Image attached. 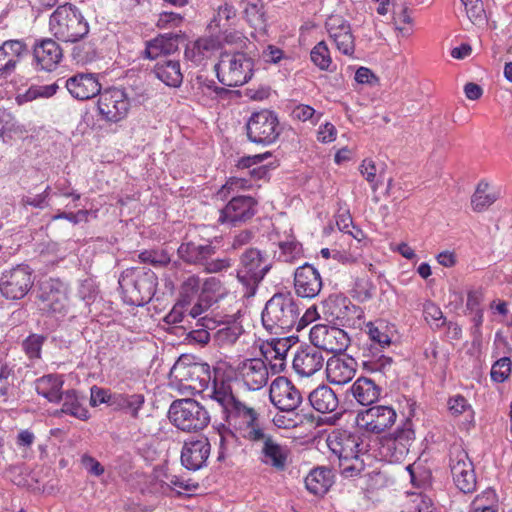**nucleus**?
I'll return each instance as SVG.
<instances>
[{
    "instance_id": "obj_1",
    "label": "nucleus",
    "mask_w": 512,
    "mask_h": 512,
    "mask_svg": "<svg viewBox=\"0 0 512 512\" xmlns=\"http://www.w3.org/2000/svg\"><path fill=\"white\" fill-rule=\"evenodd\" d=\"M212 397L222 407L226 421L245 440L259 445V460L275 471H284L288 464L290 450L279 443L258 420L259 414L233 394L230 382L221 378L214 381Z\"/></svg>"
},
{
    "instance_id": "obj_2",
    "label": "nucleus",
    "mask_w": 512,
    "mask_h": 512,
    "mask_svg": "<svg viewBox=\"0 0 512 512\" xmlns=\"http://www.w3.org/2000/svg\"><path fill=\"white\" fill-rule=\"evenodd\" d=\"M170 380L180 390H188L191 393H202L209 388L212 380V389L210 397L216 401L213 395L214 381L221 378L230 382L232 388V380L225 378L223 373L214 370L212 379L211 369L207 363L197 362L195 359L188 355H182L178 358L172 366L169 374Z\"/></svg>"
},
{
    "instance_id": "obj_3",
    "label": "nucleus",
    "mask_w": 512,
    "mask_h": 512,
    "mask_svg": "<svg viewBox=\"0 0 512 512\" xmlns=\"http://www.w3.org/2000/svg\"><path fill=\"white\" fill-rule=\"evenodd\" d=\"M299 303L290 293H275L265 304L261 314L263 327L275 335L290 332L298 323Z\"/></svg>"
},
{
    "instance_id": "obj_4",
    "label": "nucleus",
    "mask_w": 512,
    "mask_h": 512,
    "mask_svg": "<svg viewBox=\"0 0 512 512\" xmlns=\"http://www.w3.org/2000/svg\"><path fill=\"white\" fill-rule=\"evenodd\" d=\"M49 30L57 40L75 43L87 36L89 25L76 6L66 3L51 14Z\"/></svg>"
},
{
    "instance_id": "obj_5",
    "label": "nucleus",
    "mask_w": 512,
    "mask_h": 512,
    "mask_svg": "<svg viewBox=\"0 0 512 512\" xmlns=\"http://www.w3.org/2000/svg\"><path fill=\"white\" fill-rule=\"evenodd\" d=\"M327 445L338 457L339 467L344 477L358 476L364 470V461L359 456V437L346 431H334L328 436Z\"/></svg>"
},
{
    "instance_id": "obj_6",
    "label": "nucleus",
    "mask_w": 512,
    "mask_h": 512,
    "mask_svg": "<svg viewBox=\"0 0 512 512\" xmlns=\"http://www.w3.org/2000/svg\"><path fill=\"white\" fill-rule=\"evenodd\" d=\"M119 285L130 304L142 306L155 294L157 277L145 267H132L124 270Z\"/></svg>"
},
{
    "instance_id": "obj_7",
    "label": "nucleus",
    "mask_w": 512,
    "mask_h": 512,
    "mask_svg": "<svg viewBox=\"0 0 512 512\" xmlns=\"http://www.w3.org/2000/svg\"><path fill=\"white\" fill-rule=\"evenodd\" d=\"M215 71L219 82L224 86H242L253 76L254 61L242 52H223L215 65Z\"/></svg>"
},
{
    "instance_id": "obj_8",
    "label": "nucleus",
    "mask_w": 512,
    "mask_h": 512,
    "mask_svg": "<svg viewBox=\"0 0 512 512\" xmlns=\"http://www.w3.org/2000/svg\"><path fill=\"white\" fill-rule=\"evenodd\" d=\"M271 268L268 256L255 248L247 249L240 257L237 279L245 288V296H254L259 283Z\"/></svg>"
},
{
    "instance_id": "obj_9",
    "label": "nucleus",
    "mask_w": 512,
    "mask_h": 512,
    "mask_svg": "<svg viewBox=\"0 0 512 512\" xmlns=\"http://www.w3.org/2000/svg\"><path fill=\"white\" fill-rule=\"evenodd\" d=\"M170 421L185 432H198L210 422L206 408L194 399H179L169 408Z\"/></svg>"
},
{
    "instance_id": "obj_10",
    "label": "nucleus",
    "mask_w": 512,
    "mask_h": 512,
    "mask_svg": "<svg viewBox=\"0 0 512 512\" xmlns=\"http://www.w3.org/2000/svg\"><path fill=\"white\" fill-rule=\"evenodd\" d=\"M449 467L456 487L463 493H471L476 488L474 466L468 453L460 446L453 445L449 453Z\"/></svg>"
},
{
    "instance_id": "obj_11",
    "label": "nucleus",
    "mask_w": 512,
    "mask_h": 512,
    "mask_svg": "<svg viewBox=\"0 0 512 512\" xmlns=\"http://www.w3.org/2000/svg\"><path fill=\"white\" fill-rule=\"evenodd\" d=\"M34 283L32 270L27 265H17L0 277V292L9 300L24 298Z\"/></svg>"
},
{
    "instance_id": "obj_12",
    "label": "nucleus",
    "mask_w": 512,
    "mask_h": 512,
    "mask_svg": "<svg viewBox=\"0 0 512 512\" xmlns=\"http://www.w3.org/2000/svg\"><path fill=\"white\" fill-rule=\"evenodd\" d=\"M279 134L278 118L272 111L255 112L247 123V136L254 143L269 145L275 142Z\"/></svg>"
},
{
    "instance_id": "obj_13",
    "label": "nucleus",
    "mask_w": 512,
    "mask_h": 512,
    "mask_svg": "<svg viewBox=\"0 0 512 512\" xmlns=\"http://www.w3.org/2000/svg\"><path fill=\"white\" fill-rule=\"evenodd\" d=\"M101 117L109 122L123 120L130 109V101L126 92L119 88H109L100 92L97 102Z\"/></svg>"
},
{
    "instance_id": "obj_14",
    "label": "nucleus",
    "mask_w": 512,
    "mask_h": 512,
    "mask_svg": "<svg viewBox=\"0 0 512 512\" xmlns=\"http://www.w3.org/2000/svg\"><path fill=\"white\" fill-rule=\"evenodd\" d=\"M309 336L311 343L320 351L342 353L350 345L348 334L336 326L317 324L311 328Z\"/></svg>"
},
{
    "instance_id": "obj_15",
    "label": "nucleus",
    "mask_w": 512,
    "mask_h": 512,
    "mask_svg": "<svg viewBox=\"0 0 512 512\" xmlns=\"http://www.w3.org/2000/svg\"><path fill=\"white\" fill-rule=\"evenodd\" d=\"M325 28L338 51L346 56H353L355 37L350 23L343 16L332 14L326 19Z\"/></svg>"
},
{
    "instance_id": "obj_16",
    "label": "nucleus",
    "mask_w": 512,
    "mask_h": 512,
    "mask_svg": "<svg viewBox=\"0 0 512 512\" xmlns=\"http://www.w3.org/2000/svg\"><path fill=\"white\" fill-rule=\"evenodd\" d=\"M269 398L281 411H293L302 402L300 391L285 377H277L270 386Z\"/></svg>"
},
{
    "instance_id": "obj_17",
    "label": "nucleus",
    "mask_w": 512,
    "mask_h": 512,
    "mask_svg": "<svg viewBox=\"0 0 512 512\" xmlns=\"http://www.w3.org/2000/svg\"><path fill=\"white\" fill-rule=\"evenodd\" d=\"M257 202L250 196H235L220 210L219 222L236 226L250 220L256 213Z\"/></svg>"
},
{
    "instance_id": "obj_18",
    "label": "nucleus",
    "mask_w": 512,
    "mask_h": 512,
    "mask_svg": "<svg viewBox=\"0 0 512 512\" xmlns=\"http://www.w3.org/2000/svg\"><path fill=\"white\" fill-rule=\"evenodd\" d=\"M395 410L388 406H374L358 413L357 425L372 433H381L390 428L396 421Z\"/></svg>"
},
{
    "instance_id": "obj_19",
    "label": "nucleus",
    "mask_w": 512,
    "mask_h": 512,
    "mask_svg": "<svg viewBox=\"0 0 512 512\" xmlns=\"http://www.w3.org/2000/svg\"><path fill=\"white\" fill-rule=\"evenodd\" d=\"M211 446L207 437L198 436L184 442L181 451L182 465L192 471L201 469L210 455Z\"/></svg>"
},
{
    "instance_id": "obj_20",
    "label": "nucleus",
    "mask_w": 512,
    "mask_h": 512,
    "mask_svg": "<svg viewBox=\"0 0 512 512\" xmlns=\"http://www.w3.org/2000/svg\"><path fill=\"white\" fill-rule=\"evenodd\" d=\"M238 375L249 390L256 391L267 384L269 370L264 360L250 358L238 366Z\"/></svg>"
},
{
    "instance_id": "obj_21",
    "label": "nucleus",
    "mask_w": 512,
    "mask_h": 512,
    "mask_svg": "<svg viewBox=\"0 0 512 512\" xmlns=\"http://www.w3.org/2000/svg\"><path fill=\"white\" fill-rule=\"evenodd\" d=\"M294 288L296 294L302 298L316 297L322 288L319 272L309 264L298 267L294 273Z\"/></svg>"
},
{
    "instance_id": "obj_22",
    "label": "nucleus",
    "mask_w": 512,
    "mask_h": 512,
    "mask_svg": "<svg viewBox=\"0 0 512 512\" xmlns=\"http://www.w3.org/2000/svg\"><path fill=\"white\" fill-rule=\"evenodd\" d=\"M357 367L353 357L333 356L326 363L327 379L332 384L344 385L354 378Z\"/></svg>"
},
{
    "instance_id": "obj_23",
    "label": "nucleus",
    "mask_w": 512,
    "mask_h": 512,
    "mask_svg": "<svg viewBox=\"0 0 512 512\" xmlns=\"http://www.w3.org/2000/svg\"><path fill=\"white\" fill-rule=\"evenodd\" d=\"M42 310L53 314H64L68 307L66 289L59 282H46L41 287Z\"/></svg>"
},
{
    "instance_id": "obj_24",
    "label": "nucleus",
    "mask_w": 512,
    "mask_h": 512,
    "mask_svg": "<svg viewBox=\"0 0 512 512\" xmlns=\"http://www.w3.org/2000/svg\"><path fill=\"white\" fill-rule=\"evenodd\" d=\"M65 86L69 93L79 100H88L101 92V84L92 73H78L68 78Z\"/></svg>"
},
{
    "instance_id": "obj_25",
    "label": "nucleus",
    "mask_w": 512,
    "mask_h": 512,
    "mask_svg": "<svg viewBox=\"0 0 512 512\" xmlns=\"http://www.w3.org/2000/svg\"><path fill=\"white\" fill-rule=\"evenodd\" d=\"M324 365V357L314 345L296 352L293 358V369L301 377H310Z\"/></svg>"
},
{
    "instance_id": "obj_26",
    "label": "nucleus",
    "mask_w": 512,
    "mask_h": 512,
    "mask_svg": "<svg viewBox=\"0 0 512 512\" xmlns=\"http://www.w3.org/2000/svg\"><path fill=\"white\" fill-rule=\"evenodd\" d=\"M216 253V247L211 243L200 244L195 241H184L177 249V255L184 263L203 266L205 260Z\"/></svg>"
},
{
    "instance_id": "obj_27",
    "label": "nucleus",
    "mask_w": 512,
    "mask_h": 512,
    "mask_svg": "<svg viewBox=\"0 0 512 512\" xmlns=\"http://www.w3.org/2000/svg\"><path fill=\"white\" fill-rule=\"evenodd\" d=\"M33 54L41 69L52 71L62 58V49L56 41L47 38L35 44Z\"/></svg>"
},
{
    "instance_id": "obj_28",
    "label": "nucleus",
    "mask_w": 512,
    "mask_h": 512,
    "mask_svg": "<svg viewBox=\"0 0 512 512\" xmlns=\"http://www.w3.org/2000/svg\"><path fill=\"white\" fill-rule=\"evenodd\" d=\"M293 336L276 338L268 344L264 355L269 361L272 374L282 372L286 367L287 353L291 348V339Z\"/></svg>"
},
{
    "instance_id": "obj_29",
    "label": "nucleus",
    "mask_w": 512,
    "mask_h": 512,
    "mask_svg": "<svg viewBox=\"0 0 512 512\" xmlns=\"http://www.w3.org/2000/svg\"><path fill=\"white\" fill-rule=\"evenodd\" d=\"M181 36L175 33L160 34L146 42L144 57L154 60L162 55H170L179 48Z\"/></svg>"
},
{
    "instance_id": "obj_30",
    "label": "nucleus",
    "mask_w": 512,
    "mask_h": 512,
    "mask_svg": "<svg viewBox=\"0 0 512 512\" xmlns=\"http://www.w3.org/2000/svg\"><path fill=\"white\" fill-rule=\"evenodd\" d=\"M239 7L246 22L253 29L265 32L267 27V17L265 5L262 0H240Z\"/></svg>"
},
{
    "instance_id": "obj_31",
    "label": "nucleus",
    "mask_w": 512,
    "mask_h": 512,
    "mask_svg": "<svg viewBox=\"0 0 512 512\" xmlns=\"http://www.w3.org/2000/svg\"><path fill=\"white\" fill-rule=\"evenodd\" d=\"M324 303L332 305L331 316L338 320L342 325L351 324L355 318H360L362 310L354 305L347 297H330Z\"/></svg>"
},
{
    "instance_id": "obj_32",
    "label": "nucleus",
    "mask_w": 512,
    "mask_h": 512,
    "mask_svg": "<svg viewBox=\"0 0 512 512\" xmlns=\"http://www.w3.org/2000/svg\"><path fill=\"white\" fill-rule=\"evenodd\" d=\"M26 49V44L21 40H8L0 45V71L13 72Z\"/></svg>"
},
{
    "instance_id": "obj_33",
    "label": "nucleus",
    "mask_w": 512,
    "mask_h": 512,
    "mask_svg": "<svg viewBox=\"0 0 512 512\" xmlns=\"http://www.w3.org/2000/svg\"><path fill=\"white\" fill-rule=\"evenodd\" d=\"M63 377L58 374H47L35 381L37 393L49 402L58 403L62 400Z\"/></svg>"
},
{
    "instance_id": "obj_34",
    "label": "nucleus",
    "mask_w": 512,
    "mask_h": 512,
    "mask_svg": "<svg viewBox=\"0 0 512 512\" xmlns=\"http://www.w3.org/2000/svg\"><path fill=\"white\" fill-rule=\"evenodd\" d=\"M350 392L359 404L368 406L379 399L381 388L373 380L360 377L350 387Z\"/></svg>"
},
{
    "instance_id": "obj_35",
    "label": "nucleus",
    "mask_w": 512,
    "mask_h": 512,
    "mask_svg": "<svg viewBox=\"0 0 512 512\" xmlns=\"http://www.w3.org/2000/svg\"><path fill=\"white\" fill-rule=\"evenodd\" d=\"M312 407L320 413L334 412L338 405L336 393L327 385L318 386L309 395Z\"/></svg>"
},
{
    "instance_id": "obj_36",
    "label": "nucleus",
    "mask_w": 512,
    "mask_h": 512,
    "mask_svg": "<svg viewBox=\"0 0 512 512\" xmlns=\"http://www.w3.org/2000/svg\"><path fill=\"white\" fill-rule=\"evenodd\" d=\"M333 484V476L330 469L318 467L313 469L305 478L307 490L316 495L323 496Z\"/></svg>"
},
{
    "instance_id": "obj_37",
    "label": "nucleus",
    "mask_w": 512,
    "mask_h": 512,
    "mask_svg": "<svg viewBox=\"0 0 512 512\" xmlns=\"http://www.w3.org/2000/svg\"><path fill=\"white\" fill-rule=\"evenodd\" d=\"M155 76L170 87H178L183 81L180 63L176 60L157 62L153 70Z\"/></svg>"
},
{
    "instance_id": "obj_38",
    "label": "nucleus",
    "mask_w": 512,
    "mask_h": 512,
    "mask_svg": "<svg viewBox=\"0 0 512 512\" xmlns=\"http://www.w3.org/2000/svg\"><path fill=\"white\" fill-rule=\"evenodd\" d=\"M220 47V42L217 39L207 37L200 38L195 41L191 46H187L185 56L195 64H200L204 59L217 51Z\"/></svg>"
},
{
    "instance_id": "obj_39",
    "label": "nucleus",
    "mask_w": 512,
    "mask_h": 512,
    "mask_svg": "<svg viewBox=\"0 0 512 512\" xmlns=\"http://www.w3.org/2000/svg\"><path fill=\"white\" fill-rule=\"evenodd\" d=\"M144 403L145 397L143 394L114 393L111 400V407L116 410H124L128 412L131 417L136 419Z\"/></svg>"
},
{
    "instance_id": "obj_40",
    "label": "nucleus",
    "mask_w": 512,
    "mask_h": 512,
    "mask_svg": "<svg viewBox=\"0 0 512 512\" xmlns=\"http://www.w3.org/2000/svg\"><path fill=\"white\" fill-rule=\"evenodd\" d=\"M366 332L371 340V348L382 350L391 345L392 340L389 334V328L382 321L370 322L366 325Z\"/></svg>"
},
{
    "instance_id": "obj_41",
    "label": "nucleus",
    "mask_w": 512,
    "mask_h": 512,
    "mask_svg": "<svg viewBox=\"0 0 512 512\" xmlns=\"http://www.w3.org/2000/svg\"><path fill=\"white\" fill-rule=\"evenodd\" d=\"M498 199V193L491 190L487 182L481 181L471 198L472 208L481 212L491 206Z\"/></svg>"
},
{
    "instance_id": "obj_42",
    "label": "nucleus",
    "mask_w": 512,
    "mask_h": 512,
    "mask_svg": "<svg viewBox=\"0 0 512 512\" xmlns=\"http://www.w3.org/2000/svg\"><path fill=\"white\" fill-rule=\"evenodd\" d=\"M63 405L61 412L69 414L80 420H87L89 417L88 410L82 406L78 400L75 390H67L62 394Z\"/></svg>"
},
{
    "instance_id": "obj_43",
    "label": "nucleus",
    "mask_w": 512,
    "mask_h": 512,
    "mask_svg": "<svg viewBox=\"0 0 512 512\" xmlns=\"http://www.w3.org/2000/svg\"><path fill=\"white\" fill-rule=\"evenodd\" d=\"M236 18V9L233 5L225 3L217 9V13L209 23V28L219 30L226 29L233 24V20Z\"/></svg>"
},
{
    "instance_id": "obj_44",
    "label": "nucleus",
    "mask_w": 512,
    "mask_h": 512,
    "mask_svg": "<svg viewBox=\"0 0 512 512\" xmlns=\"http://www.w3.org/2000/svg\"><path fill=\"white\" fill-rule=\"evenodd\" d=\"M201 279L198 275H190L182 282L179 291L180 303L191 304L194 296L199 292Z\"/></svg>"
},
{
    "instance_id": "obj_45",
    "label": "nucleus",
    "mask_w": 512,
    "mask_h": 512,
    "mask_svg": "<svg viewBox=\"0 0 512 512\" xmlns=\"http://www.w3.org/2000/svg\"><path fill=\"white\" fill-rule=\"evenodd\" d=\"M311 61L321 70H330L332 59L327 44L324 41L317 43L310 53Z\"/></svg>"
},
{
    "instance_id": "obj_46",
    "label": "nucleus",
    "mask_w": 512,
    "mask_h": 512,
    "mask_svg": "<svg viewBox=\"0 0 512 512\" xmlns=\"http://www.w3.org/2000/svg\"><path fill=\"white\" fill-rule=\"evenodd\" d=\"M46 336L31 334L22 342V349L30 360H39Z\"/></svg>"
},
{
    "instance_id": "obj_47",
    "label": "nucleus",
    "mask_w": 512,
    "mask_h": 512,
    "mask_svg": "<svg viewBox=\"0 0 512 512\" xmlns=\"http://www.w3.org/2000/svg\"><path fill=\"white\" fill-rule=\"evenodd\" d=\"M379 353L378 350L371 358L363 361L365 370L370 372H385L391 367L392 358Z\"/></svg>"
},
{
    "instance_id": "obj_48",
    "label": "nucleus",
    "mask_w": 512,
    "mask_h": 512,
    "mask_svg": "<svg viewBox=\"0 0 512 512\" xmlns=\"http://www.w3.org/2000/svg\"><path fill=\"white\" fill-rule=\"evenodd\" d=\"M242 333L241 326L234 324L220 328L216 332V340L221 346H228L234 344Z\"/></svg>"
},
{
    "instance_id": "obj_49",
    "label": "nucleus",
    "mask_w": 512,
    "mask_h": 512,
    "mask_svg": "<svg viewBox=\"0 0 512 512\" xmlns=\"http://www.w3.org/2000/svg\"><path fill=\"white\" fill-rule=\"evenodd\" d=\"M512 362L509 357H502L497 360L491 368V378L493 381L502 383L511 373Z\"/></svg>"
},
{
    "instance_id": "obj_50",
    "label": "nucleus",
    "mask_w": 512,
    "mask_h": 512,
    "mask_svg": "<svg viewBox=\"0 0 512 512\" xmlns=\"http://www.w3.org/2000/svg\"><path fill=\"white\" fill-rule=\"evenodd\" d=\"M139 259L143 263H150L153 266H166L171 259L165 250H145L139 254Z\"/></svg>"
},
{
    "instance_id": "obj_51",
    "label": "nucleus",
    "mask_w": 512,
    "mask_h": 512,
    "mask_svg": "<svg viewBox=\"0 0 512 512\" xmlns=\"http://www.w3.org/2000/svg\"><path fill=\"white\" fill-rule=\"evenodd\" d=\"M196 85H197L196 95L199 93H202L203 95H207V96H212V95L222 96L223 94L228 93L227 89H225L223 87H219L215 84L214 81L207 80L202 77L196 78Z\"/></svg>"
},
{
    "instance_id": "obj_52",
    "label": "nucleus",
    "mask_w": 512,
    "mask_h": 512,
    "mask_svg": "<svg viewBox=\"0 0 512 512\" xmlns=\"http://www.w3.org/2000/svg\"><path fill=\"white\" fill-rule=\"evenodd\" d=\"M233 265L231 258L229 257H223V258H217V259H210L205 260V263L203 264L204 271L207 273H220L222 271H226L229 268H231Z\"/></svg>"
},
{
    "instance_id": "obj_53",
    "label": "nucleus",
    "mask_w": 512,
    "mask_h": 512,
    "mask_svg": "<svg viewBox=\"0 0 512 512\" xmlns=\"http://www.w3.org/2000/svg\"><path fill=\"white\" fill-rule=\"evenodd\" d=\"M202 321V326L204 328L192 330L189 332V338L199 344H207L210 340V334L208 332V329H211V325L214 324L212 319H207L206 317H203L200 319Z\"/></svg>"
},
{
    "instance_id": "obj_54",
    "label": "nucleus",
    "mask_w": 512,
    "mask_h": 512,
    "mask_svg": "<svg viewBox=\"0 0 512 512\" xmlns=\"http://www.w3.org/2000/svg\"><path fill=\"white\" fill-rule=\"evenodd\" d=\"M315 110L309 105L299 104L292 110V117L293 119H297L300 121H308L310 120L312 123H316L321 116V114L317 115V117L314 119L315 116Z\"/></svg>"
},
{
    "instance_id": "obj_55",
    "label": "nucleus",
    "mask_w": 512,
    "mask_h": 512,
    "mask_svg": "<svg viewBox=\"0 0 512 512\" xmlns=\"http://www.w3.org/2000/svg\"><path fill=\"white\" fill-rule=\"evenodd\" d=\"M183 21V17L174 12H162L159 14L156 26L160 29L177 27Z\"/></svg>"
},
{
    "instance_id": "obj_56",
    "label": "nucleus",
    "mask_w": 512,
    "mask_h": 512,
    "mask_svg": "<svg viewBox=\"0 0 512 512\" xmlns=\"http://www.w3.org/2000/svg\"><path fill=\"white\" fill-rule=\"evenodd\" d=\"M466 13L470 21L475 25H482L486 22V14L483 2H479L466 8Z\"/></svg>"
},
{
    "instance_id": "obj_57",
    "label": "nucleus",
    "mask_w": 512,
    "mask_h": 512,
    "mask_svg": "<svg viewBox=\"0 0 512 512\" xmlns=\"http://www.w3.org/2000/svg\"><path fill=\"white\" fill-rule=\"evenodd\" d=\"M113 394H110L107 390L93 386L91 388L90 404L97 406L99 404L106 403L111 406Z\"/></svg>"
},
{
    "instance_id": "obj_58",
    "label": "nucleus",
    "mask_w": 512,
    "mask_h": 512,
    "mask_svg": "<svg viewBox=\"0 0 512 512\" xmlns=\"http://www.w3.org/2000/svg\"><path fill=\"white\" fill-rule=\"evenodd\" d=\"M201 295L202 299H207L210 294H218L222 290V283L216 277H209L202 283Z\"/></svg>"
},
{
    "instance_id": "obj_59",
    "label": "nucleus",
    "mask_w": 512,
    "mask_h": 512,
    "mask_svg": "<svg viewBox=\"0 0 512 512\" xmlns=\"http://www.w3.org/2000/svg\"><path fill=\"white\" fill-rule=\"evenodd\" d=\"M468 408H470V405L468 404L467 400L461 395H456L448 400V410L454 416L461 415Z\"/></svg>"
},
{
    "instance_id": "obj_60",
    "label": "nucleus",
    "mask_w": 512,
    "mask_h": 512,
    "mask_svg": "<svg viewBox=\"0 0 512 512\" xmlns=\"http://www.w3.org/2000/svg\"><path fill=\"white\" fill-rule=\"evenodd\" d=\"M425 319L427 321H435L436 326H442L445 323V319L441 309L433 303H428L424 307Z\"/></svg>"
},
{
    "instance_id": "obj_61",
    "label": "nucleus",
    "mask_w": 512,
    "mask_h": 512,
    "mask_svg": "<svg viewBox=\"0 0 512 512\" xmlns=\"http://www.w3.org/2000/svg\"><path fill=\"white\" fill-rule=\"evenodd\" d=\"M82 466L94 476H100L104 473V467L99 461L89 455H83L81 458Z\"/></svg>"
},
{
    "instance_id": "obj_62",
    "label": "nucleus",
    "mask_w": 512,
    "mask_h": 512,
    "mask_svg": "<svg viewBox=\"0 0 512 512\" xmlns=\"http://www.w3.org/2000/svg\"><path fill=\"white\" fill-rule=\"evenodd\" d=\"M189 305L190 304L180 303V300L178 299L173 309L165 317L166 322L169 324H176L181 322L184 318V312Z\"/></svg>"
},
{
    "instance_id": "obj_63",
    "label": "nucleus",
    "mask_w": 512,
    "mask_h": 512,
    "mask_svg": "<svg viewBox=\"0 0 512 512\" xmlns=\"http://www.w3.org/2000/svg\"><path fill=\"white\" fill-rule=\"evenodd\" d=\"M360 171L365 179L372 184V188L375 190L377 185L374 183L376 178V166L374 162L369 159L363 160L360 166Z\"/></svg>"
},
{
    "instance_id": "obj_64",
    "label": "nucleus",
    "mask_w": 512,
    "mask_h": 512,
    "mask_svg": "<svg viewBox=\"0 0 512 512\" xmlns=\"http://www.w3.org/2000/svg\"><path fill=\"white\" fill-rule=\"evenodd\" d=\"M279 247L286 262L291 261L299 253V245L296 241L281 242Z\"/></svg>"
}]
</instances>
